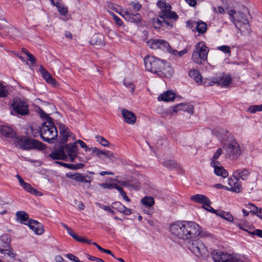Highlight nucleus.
<instances>
[{
    "label": "nucleus",
    "mask_w": 262,
    "mask_h": 262,
    "mask_svg": "<svg viewBox=\"0 0 262 262\" xmlns=\"http://www.w3.org/2000/svg\"><path fill=\"white\" fill-rule=\"evenodd\" d=\"M170 232L174 237L186 241L198 236L201 227L194 222H176L170 225Z\"/></svg>",
    "instance_id": "f257e3e1"
},
{
    "label": "nucleus",
    "mask_w": 262,
    "mask_h": 262,
    "mask_svg": "<svg viewBox=\"0 0 262 262\" xmlns=\"http://www.w3.org/2000/svg\"><path fill=\"white\" fill-rule=\"evenodd\" d=\"M40 115L45 119L40 129V136L44 141L51 143L57 137V130L51 118L42 111L40 112Z\"/></svg>",
    "instance_id": "f03ea898"
},
{
    "label": "nucleus",
    "mask_w": 262,
    "mask_h": 262,
    "mask_svg": "<svg viewBox=\"0 0 262 262\" xmlns=\"http://www.w3.org/2000/svg\"><path fill=\"white\" fill-rule=\"evenodd\" d=\"M157 6L161 9L159 13V17L164 20L166 26L170 28L173 27V21H176L179 16L177 13L171 11V6L166 3V0H159L157 3Z\"/></svg>",
    "instance_id": "7ed1b4c3"
},
{
    "label": "nucleus",
    "mask_w": 262,
    "mask_h": 262,
    "mask_svg": "<svg viewBox=\"0 0 262 262\" xmlns=\"http://www.w3.org/2000/svg\"><path fill=\"white\" fill-rule=\"evenodd\" d=\"M14 143L16 146L25 150L44 149V144L33 139H29L24 137H18L14 138Z\"/></svg>",
    "instance_id": "20e7f679"
},
{
    "label": "nucleus",
    "mask_w": 262,
    "mask_h": 262,
    "mask_svg": "<svg viewBox=\"0 0 262 262\" xmlns=\"http://www.w3.org/2000/svg\"><path fill=\"white\" fill-rule=\"evenodd\" d=\"M209 49L203 41L198 42L193 50L191 59L194 62L199 64L202 63V61H205L207 59Z\"/></svg>",
    "instance_id": "39448f33"
},
{
    "label": "nucleus",
    "mask_w": 262,
    "mask_h": 262,
    "mask_svg": "<svg viewBox=\"0 0 262 262\" xmlns=\"http://www.w3.org/2000/svg\"><path fill=\"white\" fill-rule=\"evenodd\" d=\"M225 150L226 157L231 160L238 159L241 155V149L239 144L235 140L229 141L223 146Z\"/></svg>",
    "instance_id": "423d86ee"
},
{
    "label": "nucleus",
    "mask_w": 262,
    "mask_h": 262,
    "mask_svg": "<svg viewBox=\"0 0 262 262\" xmlns=\"http://www.w3.org/2000/svg\"><path fill=\"white\" fill-rule=\"evenodd\" d=\"M189 249L193 254L198 257L205 258L209 255L207 247L204 243L200 240H194L189 245Z\"/></svg>",
    "instance_id": "0eeeda50"
},
{
    "label": "nucleus",
    "mask_w": 262,
    "mask_h": 262,
    "mask_svg": "<svg viewBox=\"0 0 262 262\" xmlns=\"http://www.w3.org/2000/svg\"><path fill=\"white\" fill-rule=\"evenodd\" d=\"M146 69L157 74L160 69L164 65V61L161 60L154 56H147L144 59Z\"/></svg>",
    "instance_id": "6e6552de"
},
{
    "label": "nucleus",
    "mask_w": 262,
    "mask_h": 262,
    "mask_svg": "<svg viewBox=\"0 0 262 262\" xmlns=\"http://www.w3.org/2000/svg\"><path fill=\"white\" fill-rule=\"evenodd\" d=\"M11 107L13 111L17 115L24 116L29 114L28 103L25 99L21 98L14 99L11 103Z\"/></svg>",
    "instance_id": "1a4fd4ad"
},
{
    "label": "nucleus",
    "mask_w": 262,
    "mask_h": 262,
    "mask_svg": "<svg viewBox=\"0 0 262 262\" xmlns=\"http://www.w3.org/2000/svg\"><path fill=\"white\" fill-rule=\"evenodd\" d=\"M67 157V161L74 162L77 158L80 162L83 161L82 158L78 156L79 148L76 143H69L63 146Z\"/></svg>",
    "instance_id": "9d476101"
},
{
    "label": "nucleus",
    "mask_w": 262,
    "mask_h": 262,
    "mask_svg": "<svg viewBox=\"0 0 262 262\" xmlns=\"http://www.w3.org/2000/svg\"><path fill=\"white\" fill-rule=\"evenodd\" d=\"M236 23L235 26L242 32H249L250 26L247 15L242 12H237L234 16Z\"/></svg>",
    "instance_id": "9b49d317"
},
{
    "label": "nucleus",
    "mask_w": 262,
    "mask_h": 262,
    "mask_svg": "<svg viewBox=\"0 0 262 262\" xmlns=\"http://www.w3.org/2000/svg\"><path fill=\"white\" fill-rule=\"evenodd\" d=\"M146 44L148 47L153 50H161L168 52L170 49L169 43L163 39H150L147 41Z\"/></svg>",
    "instance_id": "f8f14e48"
},
{
    "label": "nucleus",
    "mask_w": 262,
    "mask_h": 262,
    "mask_svg": "<svg viewBox=\"0 0 262 262\" xmlns=\"http://www.w3.org/2000/svg\"><path fill=\"white\" fill-rule=\"evenodd\" d=\"M119 14L127 21L130 23L137 24L141 20L142 17L139 13L133 14L127 9H123Z\"/></svg>",
    "instance_id": "ddd939ff"
},
{
    "label": "nucleus",
    "mask_w": 262,
    "mask_h": 262,
    "mask_svg": "<svg viewBox=\"0 0 262 262\" xmlns=\"http://www.w3.org/2000/svg\"><path fill=\"white\" fill-rule=\"evenodd\" d=\"M232 81V78L230 75L222 74L217 77H213L211 79V83L210 84L212 85L214 84H217L222 86H227L230 84Z\"/></svg>",
    "instance_id": "4468645a"
},
{
    "label": "nucleus",
    "mask_w": 262,
    "mask_h": 262,
    "mask_svg": "<svg viewBox=\"0 0 262 262\" xmlns=\"http://www.w3.org/2000/svg\"><path fill=\"white\" fill-rule=\"evenodd\" d=\"M67 177L72 180H75L77 182H81L88 184L90 185L93 178L88 176H84L80 173H69L67 174Z\"/></svg>",
    "instance_id": "2eb2a0df"
},
{
    "label": "nucleus",
    "mask_w": 262,
    "mask_h": 262,
    "mask_svg": "<svg viewBox=\"0 0 262 262\" xmlns=\"http://www.w3.org/2000/svg\"><path fill=\"white\" fill-rule=\"evenodd\" d=\"M212 258L215 262H228L232 258L231 254L220 251H214L212 253Z\"/></svg>",
    "instance_id": "dca6fc26"
},
{
    "label": "nucleus",
    "mask_w": 262,
    "mask_h": 262,
    "mask_svg": "<svg viewBox=\"0 0 262 262\" xmlns=\"http://www.w3.org/2000/svg\"><path fill=\"white\" fill-rule=\"evenodd\" d=\"M228 184L229 187H226V189L227 190L238 193L242 189L239 180L236 178H229L228 179Z\"/></svg>",
    "instance_id": "f3484780"
},
{
    "label": "nucleus",
    "mask_w": 262,
    "mask_h": 262,
    "mask_svg": "<svg viewBox=\"0 0 262 262\" xmlns=\"http://www.w3.org/2000/svg\"><path fill=\"white\" fill-rule=\"evenodd\" d=\"M250 173L251 172L247 168H239L233 171L232 177L233 178H236L238 180L239 179H242V180H247L250 177Z\"/></svg>",
    "instance_id": "a211bd4d"
},
{
    "label": "nucleus",
    "mask_w": 262,
    "mask_h": 262,
    "mask_svg": "<svg viewBox=\"0 0 262 262\" xmlns=\"http://www.w3.org/2000/svg\"><path fill=\"white\" fill-rule=\"evenodd\" d=\"M173 70L170 64L164 61V65L158 71L157 75L162 77L170 78L172 76Z\"/></svg>",
    "instance_id": "6ab92c4d"
},
{
    "label": "nucleus",
    "mask_w": 262,
    "mask_h": 262,
    "mask_svg": "<svg viewBox=\"0 0 262 262\" xmlns=\"http://www.w3.org/2000/svg\"><path fill=\"white\" fill-rule=\"evenodd\" d=\"M25 224L28 225L29 228L37 235H41L44 232L43 225L36 221L30 220L28 222V223H25Z\"/></svg>",
    "instance_id": "aec40b11"
},
{
    "label": "nucleus",
    "mask_w": 262,
    "mask_h": 262,
    "mask_svg": "<svg viewBox=\"0 0 262 262\" xmlns=\"http://www.w3.org/2000/svg\"><path fill=\"white\" fill-rule=\"evenodd\" d=\"M89 42L91 45L96 47H103L105 44L104 36L102 34H95L92 37Z\"/></svg>",
    "instance_id": "412c9836"
},
{
    "label": "nucleus",
    "mask_w": 262,
    "mask_h": 262,
    "mask_svg": "<svg viewBox=\"0 0 262 262\" xmlns=\"http://www.w3.org/2000/svg\"><path fill=\"white\" fill-rule=\"evenodd\" d=\"M49 157L53 160H61L67 161V157L63 146L51 152Z\"/></svg>",
    "instance_id": "4be33fe9"
},
{
    "label": "nucleus",
    "mask_w": 262,
    "mask_h": 262,
    "mask_svg": "<svg viewBox=\"0 0 262 262\" xmlns=\"http://www.w3.org/2000/svg\"><path fill=\"white\" fill-rule=\"evenodd\" d=\"M1 253L3 255L2 258L4 259V262H13L16 259V254L14 252V250L11 247L6 249Z\"/></svg>",
    "instance_id": "5701e85b"
},
{
    "label": "nucleus",
    "mask_w": 262,
    "mask_h": 262,
    "mask_svg": "<svg viewBox=\"0 0 262 262\" xmlns=\"http://www.w3.org/2000/svg\"><path fill=\"white\" fill-rule=\"evenodd\" d=\"M39 71L41 73L42 77L45 79L48 83L53 86H56L57 84L56 80L52 77L51 74L42 66H40L39 67Z\"/></svg>",
    "instance_id": "b1692460"
},
{
    "label": "nucleus",
    "mask_w": 262,
    "mask_h": 262,
    "mask_svg": "<svg viewBox=\"0 0 262 262\" xmlns=\"http://www.w3.org/2000/svg\"><path fill=\"white\" fill-rule=\"evenodd\" d=\"M122 114L126 123L129 124H133L135 123L136 117L133 112L126 109H123Z\"/></svg>",
    "instance_id": "393cba45"
},
{
    "label": "nucleus",
    "mask_w": 262,
    "mask_h": 262,
    "mask_svg": "<svg viewBox=\"0 0 262 262\" xmlns=\"http://www.w3.org/2000/svg\"><path fill=\"white\" fill-rule=\"evenodd\" d=\"M219 165L220 163L211 162V166L214 168V172L216 175L221 176L224 178L227 177L228 176V171L223 166Z\"/></svg>",
    "instance_id": "a878e982"
},
{
    "label": "nucleus",
    "mask_w": 262,
    "mask_h": 262,
    "mask_svg": "<svg viewBox=\"0 0 262 262\" xmlns=\"http://www.w3.org/2000/svg\"><path fill=\"white\" fill-rule=\"evenodd\" d=\"M60 135L61 137V142L62 143L67 142L69 137L72 136L73 139H75V136L73 135L69 129L64 125L60 126Z\"/></svg>",
    "instance_id": "bb28decb"
},
{
    "label": "nucleus",
    "mask_w": 262,
    "mask_h": 262,
    "mask_svg": "<svg viewBox=\"0 0 262 262\" xmlns=\"http://www.w3.org/2000/svg\"><path fill=\"white\" fill-rule=\"evenodd\" d=\"M10 241V237L8 234H5L0 237V253L3 252L6 249L11 247Z\"/></svg>",
    "instance_id": "cd10ccee"
},
{
    "label": "nucleus",
    "mask_w": 262,
    "mask_h": 262,
    "mask_svg": "<svg viewBox=\"0 0 262 262\" xmlns=\"http://www.w3.org/2000/svg\"><path fill=\"white\" fill-rule=\"evenodd\" d=\"M20 186L27 191L32 194H36L37 191L33 188L30 184L26 183L19 174L16 175Z\"/></svg>",
    "instance_id": "c85d7f7f"
},
{
    "label": "nucleus",
    "mask_w": 262,
    "mask_h": 262,
    "mask_svg": "<svg viewBox=\"0 0 262 262\" xmlns=\"http://www.w3.org/2000/svg\"><path fill=\"white\" fill-rule=\"evenodd\" d=\"M246 207L250 209V212L256 215L258 218L262 219V209L255 206L254 204L249 203L245 204Z\"/></svg>",
    "instance_id": "c756f323"
},
{
    "label": "nucleus",
    "mask_w": 262,
    "mask_h": 262,
    "mask_svg": "<svg viewBox=\"0 0 262 262\" xmlns=\"http://www.w3.org/2000/svg\"><path fill=\"white\" fill-rule=\"evenodd\" d=\"M175 98V94L171 91H167L163 94L160 95L158 98L159 101H163L165 102L172 101Z\"/></svg>",
    "instance_id": "7c9ffc66"
},
{
    "label": "nucleus",
    "mask_w": 262,
    "mask_h": 262,
    "mask_svg": "<svg viewBox=\"0 0 262 262\" xmlns=\"http://www.w3.org/2000/svg\"><path fill=\"white\" fill-rule=\"evenodd\" d=\"M0 132L3 135L7 137L13 138V141L14 138L17 137L15 136V133L13 130L7 126H2L0 127Z\"/></svg>",
    "instance_id": "2f4dec72"
},
{
    "label": "nucleus",
    "mask_w": 262,
    "mask_h": 262,
    "mask_svg": "<svg viewBox=\"0 0 262 262\" xmlns=\"http://www.w3.org/2000/svg\"><path fill=\"white\" fill-rule=\"evenodd\" d=\"M56 163L64 167L70 169L77 170L82 168L84 167V165L82 163H77L76 164H69L63 163L62 162H56Z\"/></svg>",
    "instance_id": "473e14b6"
},
{
    "label": "nucleus",
    "mask_w": 262,
    "mask_h": 262,
    "mask_svg": "<svg viewBox=\"0 0 262 262\" xmlns=\"http://www.w3.org/2000/svg\"><path fill=\"white\" fill-rule=\"evenodd\" d=\"M189 76L199 84H201L202 76L198 70L195 69L191 70L189 72Z\"/></svg>",
    "instance_id": "72a5a7b5"
},
{
    "label": "nucleus",
    "mask_w": 262,
    "mask_h": 262,
    "mask_svg": "<svg viewBox=\"0 0 262 262\" xmlns=\"http://www.w3.org/2000/svg\"><path fill=\"white\" fill-rule=\"evenodd\" d=\"M195 29L200 34L205 33L207 29V25L206 23L199 20L195 23Z\"/></svg>",
    "instance_id": "f704fd0d"
},
{
    "label": "nucleus",
    "mask_w": 262,
    "mask_h": 262,
    "mask_svg": "<svg viewBox=\"0 0 262 262\" xmlns=\"http://www.w3.org/2000/svg\"><path fill=\"white\" fill-rule=\"evenodd\" d=\"M190 200L194 202L203 204L205 201L207 202L208 199L205 195L203 194H197L190 196Z\"/></svg>",
    "instance_id": "c9c22d12"
},
{
    "label": "nucleus",
    "mask_w": 262,
    "mask_h": 262,
    "mask_svg": "<svg viewBox=\"0 0 262 262\" xmlns=\"http://www.w3.org/2000/svg\"><path fill=\"white\" fill-rule=\"evenodd\" d=\"M141 203L147 207H151L155 204V200L152 196H145L141 200Z\"/></svg>",
    "instance_id": "e433bc0d"
},
{
    "label": "nucleus",
    "mask_w": 262,
    "mask_h": 262,
    "mask_svg": "<svg viewBox=\"0 0 262 262\" xmlns=\"http://www.w3.org/2000/svg\"><path fill=\"white\" fill-rule=\"evenodd\" d=\"M163 165L169 169H180L181 166L176 161L173 160H166L163 163Z\"/></svg>",
    "instance_id": "4c0bfd02"
},
{
    "label": "nucleus",
    "mask_w": 262,
    "mask_h": 262,
    "mask_svg": "<svg viewBox=\"0 0 262 262\" xmlns=\"http://www.w3.org/2000/svg\"><path fill=\"white\" fill-rule=\"evenodd\" d=\"M217 215L230 222H233L234 221L232 215L228 212L221 211Z\"/></svg>",
    "instance_id": "58836bf2"
},
{
    "label": "nucleus",
    "mask_w": 262,
    "mask_h": 262,
    "mask_svg": "<svg viewBox=\"0 0 262 262\" xmlns=\"http://www.w3.org/2000/svg\"><path fill=\"white\" fill-rule=\"evenodd\" d=\"M58 11L62 15H65L68 12V8L60 4L59 2H57L56 4Z\"/></svg>",
    "instance_id": "ea45409f"
},
{
    "label": "nucleus",
    "mask_w": 262,
    "mask_h": 262,
    "mask_svg": "<svg viewBox=\"0 0 262 262\" xmlns=\"http://www.w3.org/2000/svg\"><path fill=\"white\" fill-rule=\"evenodd\" d=\"M248 112L253 114L257 112L262 111V104L260 105H253L250 106L248 108Z\"/></svg>",
    "instance_id": "a19ab883"
},
{
    "label": "nucleus",
    "mask_w": 262,
    "mask_h": 262,
    "mask_svg": "<svg viewBox=\"0 0 262 262\" xmlns=\"http://www.w3.org/2000/svg\"><path fill=\"white\" fill-rule=\"evenodd\" d=\"M152 24L155 28H159L161 27H168L166 26V24L164 23V20H160L159 18L154 19L152 20Z\"/></svg>",
    "instance_id": "79ce46f5"
},
{
    "label": "nucleus",
    "mask_w": 262,
    "mask_h": 262,
    "mask_svg": "<svg viewBox=\"0 0 262 262\" xmlns=\"http://www.w3.org/2000/svg\"><path fill=\"white\" fill-rule=\"evenodd\" d=\"M16 215L21 222L27 221L29 217L28 214L23 211L17 212Z\"/></svg>",
    "instance_id": "37998d69"
},
{
    "label": "nucleus",
    "mask_w": 262,
    "mask_h": 262,
    "mask_svg": "<svg viewBox=\"0 0 262 262\" xmlns=\"http://www.w3.org/2000/svg\"><path fill=\"white\" fill-rule=\"evenodd\" d=\"M210 204L211 202L209 199H208L207 202L205 201V202L203 204V208L210 212L216 213V211L212 207L210 206Z\"/></svg>",
    "instance_id": "c03bdc74"
},
{
    "label": "nucleus",
    "mask_w": 262,
    "mask_h": 262,
    "mask_svg": "<svg viewBox=\"0 0 262 262\" xmlns=\"http://www.w3.org/2000/svg\"><path fill=\"white\" fill-rule=\"evenodd\" d=\"M187 51H188L187 49H185L183 50H182L180 52H179V51H177V50L171 49V47H170V49L168 51V52L170 54H172L174 55H178L179 56L181 57V56H183L184 54L187 53Z\"/></svg>",
    "instance_id": "a18cd8bd"
},
{
    "label": "nucleus",
    "mask_w": 262,
    "mask_h": 262,
    "mask_svg": "<svg viewBox=\"0 0 262 262\" xmlns=\"http://www.w3.org/2000/svg\"><path fill=\"white\" fill-rule=\"evenodd\" d=\"M186 105L182 103L179 104L173 107L172 111L171 112V115H172L173 113H177L179 111H185Z\"/></svg>",
    "instance_id": "49530a36"
},
{
    "label": "nucleus",
    "mask_w": 262,
    "mask_h": 262,
    "mask_svg": "<svg viewBox=\"0 0 262 262\" xmlns=\"http://www.w3.org/2000/svg\"><path fill=\"white\" fill-rule=\"evenodd\" d=\"M223 150L221 148H219L217 149L216 151L214 154L213 157L212 158V161L211 162H214L217 164H219V162L217 161V159L219 158V157L222 154Z\"/></svg>",
    "instance_id": "de8ad7c7"
},
{
    "label": "nucleus",
    "mask_w": 262,
    "mask_h": 262,
    "mask_svg": "<svg viewBox=\"0 0 262 262\" xmlns=\"http://www.w3.org/2000/svg\"><path fill=\"white\" fill-rule=\"evenodd\" d=\"M97 141L102 146L107 147L110 145L109 142L102 136L96 137Z\"/></svg>",
    "instance_id": "09e8293b"
},
{
    "label": "nucleus",
    "mask_w": 262,
    "mask_h": 262,
    "mask_svg": "<svg viewBox=\"0 0 262 262\" xmlns=\"http://www.w3.org/2000/svg\"><path fill=\"white\" fill-rule=\"evenodd\" d=\"M217 50L221 51L225 53L228 54H230V53H231L230 47L228 46L223 45V46H219V47H217Z\"/></svg>",
    "instance_id": "8fccbe9b"
},
{
    "label": "nucleus",
    "mask_w": 262,
    "mask_h": 262,
    "mask_svg": "<svg viewBox=\"0 0 262 262\" xmlns=\"http://www.w3.org/2000/svg\"><path fill=\"white\" fill-rule=\"evenodd\" d=\"M124 205L119 202H114L112 204V207L117 209L119 212H121L122 210V209L124 207Z\"/></svg>",
    "instance_id": "3c124183"
},
{
    "label": "nucleus",
    "mask_w": 262,
    "mask_h": 262,
    "mask_svg": "<svg viewBox=\"0 0 262 262\" xmlns=\"http://www.w3.org/2000/svg\"><path fill=\"white\" fill-rule=\"evenodd\" d=\"M107 151V150H100L99 149H98V148H96V147H94L92 149L93 153L95 154L98 156H100L101 155L105 156Z\"/></svg>",
    "instance_id": "603ef678"
},
{
    "label": "nucleus",
    "mask_w": 262,
    "mask_h": 262,
    "mask_svg": "<svg viewBox=\"0 0 262 262\" xmlns=\"http://www.w3.org/2000/svg\"><path fill=\"white\" fill-rule=\"evenodd\" d=\"M8 94L6 88L0 83V97H3L7 96Z\"/></svg>",
    "instance_id": "864d4df0"
},
{
    "label": "nucleus",
    "mask_w": 262,
    "mask_h": 262,
    "mask_svg": "<svg viewBox=\"0 0 262 262\" xmlns=\"http://www.w3.org/2000/svg\"><path fill=\"white\" fill-rule=\"evenodd\" d=\"M132 8L136 11H138L141 8V5L138 2H131L129 3Z\"/></svg>",
    "instance_id": "5fc2aeb1"
},
{
    "label": "nucleus",
    "mask_w": 262,
    "mask_h": 262,
    "mask_svg": "<svg viewBox=\"0 0 262 262\" xmlns=\"http://www.w3.org/2000/svg\"><path fill=\"white\" fill-rule=\"evenodd\" d=\"M124 84L128 89H130V93H133L135 91L134 85L130 82H124Z\"/></svg>",
    "instance_id": "6e6d98bb"
},
{
    "label": "nucleus",
    "mask_w": 262,
    "mask_h": 262,
    "mask_svg": "<svg viewBox=\"0 0 262 262\" xmlns=\"http://www.w3.org/2000/svg\"><path fill=\"white\" fill-rule=\"evenodd\" d=\"M74 239H75L77 242L82 243H85L86 242H88V239L85 238L83 236H79L77 234H76V235L74 236Z\"/></svg>",
    "instance_id": "4d7b16f0"
},
{
    "label": "nucleus",
    "mask_w": 262,
    "mask_h": 262,
    "mask_svg": "<svg viewBox=\"0 0 262 262\" xmlns=\"http://www.w3.org/2000/svg\"><path fill=\"white\" fill-rule=\"evenodd\" d=\"M105 156L108 158V159L112 162L116 159V157L115 156L114 154L109 150L107 151Z\"/></svg>",
    "instance_id": "13d9d810"
},
{
    "label": "nucleus",
    "mask_w": 262,
    "mask_h": 262,
    "mask_svg": "<svg viewBox=\"0 0 262 262\" xmlns=\"http://www.w3.org/2000/svg\"><path fill=\"white\" fill-rule=\"evenodd\" d=\"M115 184L101 183L99 186L104 189H111L114 188Z\"/></svg>",
    "instance_id": "bf43d9fd"
},
{
    "label": "nucleus",
    "mask_w": 262,
    "mask_h": 262,
    "mask_svg": "<svg viewBox=\"0 0 262 262\" xmlns=\"http://www.w3.org/2000/svg\"><path fill=\"white\" fill-rule=\"evenodd\" d=\"M66 257L70 260L75 262H79L80 260L78 257L72 254H68L66 255Z\"/></svg>",
    "instance_id": "052dcab7"
},
{
    "label": "nucleus",
    "mask_w": 262,
    "mask_h": 262,
    "mask_svg": "<svg viewBox=\"0 0 262 262\" xmlns=\"http://www.w3.org/2000/svg\"><path fill=\"white\" fill-rule=\"evenodd\" d=\"M249 233L252 235H256L257 236L262 238V230L256 229L253 232H249Z\"/></svg>",
    "instance_id": "680f3d73"
},
{
    "label": "nucleus",
    "mask_w": 262,
    "mask_h": 262,
    "mask_svg": "<svg viewBox=\"0 0 262 262\" xmlns=\"http://www.w3.org/2000/svg\"><path fill=\"white\" fill-rule=\"evenodd\" d=\"M213 10L215 13L222 14L224 13V9L221 7L219 6L217 7H213Z\"/></svg>",
    "instance_id": "e2e57ef3"
},
{
    "label": "nucleus",
    "mask_w": 262,
    "mask_h": 262,
    "mask_svg": "<svg viewBox=\"0 0 262 262\" xmlns=\"http://www.w3.org/2000/svg\"><path fill=\"white\" fill-rule=\"evenodd\" d=\"M113 18H114L115 21L118 26L122 25L123 23H122V21L121 20V19H120L117 16H116L115 14H113Z\"/></svg>",
    "instance_id": "0e129e2a"
},
{
    "label": "nucleus",
    "mask_w": 262,
    "mask_h": 262,
    "mask_svg": "<svg viewBox=\"0 0 262 262\" xmlns=\"http://www.w3.org/2000/svg\"><path fill=\"white\" fill-rule=\"evenodd\" d=\"M121 213H122L124 214L125 215H128L132 213V211L130 209L124 206Z\"/></svg>",
    "instance_id": "69168bd1"
},
{
    "label": "nucleus",
    "mask_w": 262,
    "mask_h": 262,
    "mask_svg": "<svg viewBox=\"0 0 262 262\" xmlns=\"http://www.w3.org/2000/svg\"><path fill=\"white\" fill-rule=\"evenodd\" d=\"M88 258L91 260L96 261V262H104V261L102 259L93 256L89 255Z\"/></svg>",
    "instance_id": "338daca9"
},
{
    "label": "nucleus",
    "mask_w": 262,
    "mask_h": 262,
    "mask_svg": "<svg viewBox=\"0 0 262 262\" xmlns=\"http://www.w3.org/2000/svg\"><path fill=\"white\" fill-rule=\"evenodd\" d=\"M185 1L191 7H194L196 5V0H185Z\"/></svg>",
    "instance_id": "774afa93"
}]
</instances>
